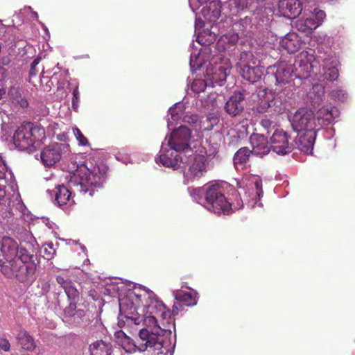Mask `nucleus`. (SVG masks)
<instances>
[{"instance_id":"obj_1","label":"nucleus","mask_w":355,"mask_h":355,"mask_svg":"<svg viewBox=\"0 0 355 355\" xmlns=\"http://www.w3.org/2000/svg\"><path fill=\"white\" fill-rule=\"evenodd\" d=\"M68 168V187L59 185L55 187V200L59 207L73 203L71 189L93 196L96 190L103 187L106 178L105 166L94 163V159H89L82 164L71 160Z\"/></svg>"},{"instance_id":"obj_2","label":"nucleus","mask_w":355,"mask_h":355,"mask_svg":"<svg viewBox=\"0 0 355 355\" xmlns=\"http://www.w3.org/2000/svg\"><path fill=\"white\" fill-rule=\"evenodd\" d=\"M120 311L123 312L127 321L139 325L143 319L141 313H154L155 310H163L164 304L157 299L155 293L145 290L129 291L119 299Z\"/></svg>"},{"instance_id":"obj_3","label":"nucleus","mask_w":355,"mask_h":355,"mask_svg":"<svg viewBox=\"0 0 355 355\" xmlns=\"http://www.w3.org/2000/svg\"><path fill=\"white\" fill-rule=\"evenodd\" d=\"M35 239L21 243L19 256L11 264L1 263V272L7 278H15L20 282H30L35 279L36 264L33 253L37 250Z\"/></svg>"},{"instance_id":"obj_4","label":"nucleus","mask_w":355,"mask_h":355,"mask_svg":"<svg viewBox=\"0 0 355 355\" xmlns=\"http://www.w3.org/2000/svg\"><path fill=\"white\" fill-rule=\"evenodd\" d=\"M44 138V128L32 123H26L17 129L13 135V142L21 150L33 151L40 146Z\"/></svg>"},{"instance_id":"obj_5","label":"nucleus","mask_w":355,"mask_h":355,"mask_svg":"<svg viewBox=\"0 0 355 355\" xmlns=\"http://www.w3.org/2000/svg\"><path fill=\"white\" fill-rule=\"evenodd\" d=\"M203 205L207 209L218 215H228L234 209L238 208L232 207V204L225 198L223 187L218 184L206 187Z\"/></svg>"},{"instance_id":"obj_6","label":"nucleus","mask_w":355,"mask_h":355,"mask_svg":"<svg viewBox=\"0 0 355 355\" xmlns=\"http://www.w3.org/2000/svg\"><path fill=\"white\" fill-rule=\"evenodd\" d=\"M159 339L157 334L146 328H142L139 330V338L137 340H134L130 337L127 336L119 345L129 353L135 352L137 350L144 352L149 347L154 349H159L162 347Z\"/></svg>"},{"instance_id":"obj_7","label":"nucleus","mask_w":355,"mask_h":355,"mask_svg":"<svg viewBox=\"0 0 355 355\" xmlns=\"http://www.w3.org/2000/svg\"><path fill=\"white\" fill-rule=\"evenodd\" d=\"M184 170V182L186 184L200 180L207 173L209 161L207 156L196 154L188 158Z\"/></svg>"},{"instance_id":"obj_8","label":"nucleus","mask_w":355,"mask_h":355,"mask_svg":"<svg viewBox=\"0 0 355 355\" xmlns=\"http://www.w3.org/2000/svg\"><path fill=\"white\" fill-rule=\"evenodd\" d=\"M267 75L271 80H275V85L282 87L289 83L293 80V76L306 78L308 75L295 73L293 64L286 62H279L273 66L268 68Z\"/></svg>"},{"instance_id":"obj_9","label":"nucleus","mask_w":355,"mask_h":355,"mask_svg":"<svg viewBox=\"0 0 355 355\" xmlns=\"http://www.w3.org/2000/svg\"><path fill=\"white\" fill-rule=\"evenodd\" d=\"M291 125L295 131L319 130L314 113L309 108H300L295 112L291 120Z\"/></svg>"},{"instance_id":"obj_10","label":"nucleus","mask_w":355,"mask_h":355,"mask_svg":"<svg viewBox=\"0 0 355 355\" xmlns=\"http://www.w3.org/2000/svg\"><path fill=\"white\" fill-rule=\"evenodd\" d=\"M258 101L255 106L253 107L254 112L259 114L266 113L269 107H275L274 110L281 112V105L282 101L275 98V94L271 90L264 89L260 90L257 94Z\"/></svg>"},{"instance_id":"obj_11","label":"nucleus","mask_w":355,"mask_h":355,"mask_svg":"<svg viewBox=\"0 0 355 355\" xmlns=\"http://www.w3.org/2000/svg\"><path fill=\"white\" fill-rule=\"evenodd\" d=\"M191 132L186 126H180L173 130L168 140V145L175 151L188 150Z\"/></svg>"},{"instance_id":"obj_12","label":"nucleus","mask_w":355,"mask_h":355,"mask_svg":"<svg viewBox=\"0 0 355 355\" xmlns=\"http://www.w3.org/2000/svg\"><path fill=\"white\" fill-rule=\"evenodd\" d=\"M271 149L280 155H286L292 151L293 144L291 137L282 130H276L270 138Z\"/></svg>"},{"instance_id":"obj_13","label":"nucleus","mask_w":355,"mask_h":355,"mask_svg":"<svg viewBox=\"0 0 355 355\" xmlns=\"http://www.w3.org/2000/svg\"><path fill=\"white\" fill-rule=\"evenodd\" d=\"M64 145L54 142L44 147L40 152V159L46 166L55 165L62 158Z\"/></svg>"},{"instance_id":"obj_14","label":"nucleus","mask_w":355,"mask_h":355,"mask_svg":"<svg viewBox=\"0 0 355 355\" xmlns=\"http://www.w3.org/2000/svg\"><path fill=\"white\" fill-rule=\"evenodd\" d=\"M245 107V94L241 91H234L226 101L224 110L231 117L240 116Z\"/></svg>"},{"instance_id":"obj_15","label":"nucleus","mask_w":355,"mask_h":355,"mask_svg":"<svg viewBox=\"0 0 355 355\" xmlns=\"http://www.w3.org/2000/svg\"><path fill=\"white\" fill-rule=\"evenodd\" d=\"M1 257L7 265L12 263L13 260L19 256L21 245L12 239L3 237L0 241Z\"/></svg>"},{"instance_id":"obj_16","label":"nucleus","mask_w":355,"mask_h":355,"mask_svg":"<svg viewBox=\"0 0 355 355\" xmlns=\"http://www.w3.org/2000/svg\"><path fill=\"white\" fill-rule=\"evenodd\" d=\"M318 130L297 131L295 144L297 148L306 154L311 153L313 149Z\"/></svg>"},{"instance_id":"obj_17","label":"nucleus","mask_w":355,"mask_h":355,"mask_svg":"<svg viewBox=\"0 0 355 355\" xmlns=\"http://www.w3.org/2000/svg\"><path fill=\"white\" fill-rule=\"evenodd\" d=\"M250 141L252 147V151L255 155L262 157L267 155L271 150L270 143L262 134H252L250 137Z\"/></svg>"},{"instance_id":"obj_18","label":"nucleus","mask_w":355,"mask_h":355,"mask_svg":"<svg viewBox=\"0 0 355 355\" xmlns=\"http://www.w3.org/2000/svg\"><path fill=\"white\" fill-rule=\"evenodd\" d=\"M301 11L302 6L299 0H280L279 2V12L288 19L295 18Z\"/></svg>"},{"instance_id":"obj_19","label":"nucleus","mask_w":355,"mask_h":355,"mask_svg":"<svg viewBox=\"0 0 355 355\" xmlns=\"http://www.w3.org/2000/svg\"><path fill=\"white\" fill-rule=\"evenodd\" d=\"M236 67L241 76L252 83L258 82L263 75V71L260 67H250L241 61L237 64Z\"/></svg>"},{"instance_id":"obj_20","label":"nucleus","mask_w":355,"mask_h":355,"mask_svg":"<svg viewBox=\"0 0 355 355\" xmlns=\"http://www.w3.org/2000/svg\"><path fill=\"white\" fill-rule=\"evenodd\" d=\"M56 282L64 290L68 299L71 302H78L80 300V291L76 287L74 283L62 275L56 277Z\"/></svg>"},{"instance_id":"obj_21","label":"nucleus","mask_w":355,"mask_h":355,"mask_svg":"<svg viewBox=\"0 0 355 355\" xmlns=\"http://www.w3.org/2000/svg\"><path fill=\"white\" fill-rule=\"evenodd\" d=\"M338 116V110L335 107H322L317 113L318 126L328 125Z\"/></svg>"},{"instance_id":"obj_22","label":"nucleus","mask_w":355,"mask_h":355,"mask_svg":"<svg viewBox=\"0 0 355 355\" xmlns=\"http://www.w3.org/2000/svg\"><path fill=\"white\" fill-rule=\"evenodd\" d=\"M159 159L162 165L174 168L180 167L181 163L183 162L182 157L178 153V151L171 148L166 153H162Z\"/></svg>"},{"instance_id":"obj_23","label":"nucleus","mask_w":355,"mask_h":355,"mask_svg":"<svg viewBox=\"0 0 355 355\" xmlns=\"http://www.w3.org/2000/svg\"><path fill=\"white\" fill-rule=\"evenodd\" d=\"M201 12L205 18L210 22H214L218 19L221 12V4L219 1H213L204 7Z\"/></svg>"},{"instance_id":"obj_24","label":"nucleus","mask_w":355,"mask_h":355,"mask_svg":"<svg viewBox=\"0 0 355 355\" xmlns=\"http://www.w3.org/2000/svg\"><path fill=\"white\" fill-rule=\"evenodd\" d=\"M89 350L92 355H110L112 354V345L103 340H98L89 345Z\"/></svg>"},{"instance_id":"obj_25","label":"nucleus","mask_w":355,"mask_h":355,"mask_svg":"<svg viewBox=\"0 0 355 355\" xmlns=\"http://www.w3.org/2000/svg\"><path fill=\"white\" fill-rule=\"evenodd\" d=\"M252 154L254 153L252 150H250L248 147H242L239 148L234 155V164L236 168H244L249 162Z\"/></svg>"},{"instance_id":"obj_26","label":"nucleus","mask_w":355,"mask_h":355,"mask_svg":"<svg viewBox=\"0 0 355 355\" xmlns=\"http://www.w3.org/2000/svg\"><path fill=\"white\" fill-rule=\"evenodd\" d=\"M319 26V22L316 21L314 18L308 17L300 19L296 22V27L298 31L304 33L306 35H311L313 30Z\"/></svg>"},{"instance_id":"obj_27","label":"nucleus","mask_w":355,"mask_h":355,"mask_svg":"<svg viewBox=\"0 0 355 355\" xmlns=\"http://www.w3.org/2000/svg\"><path fill=\"white\" fill-rule=\"evenodd\" d=\"M17 338L24 349L29 351H33L35 349L36 345L34 339L26 329H21L18 333Z\"/></svg>"},{"instance_id":"obj_28","label":"nucleus","mask_w":355,"mask_h":355,"mask_svg":"<svg viewBox=\"0 0 355 355\" xmlns=\"http://www.w3.org/2000/svg\"><path fill=\"white\" fill-rule=\"evenodd\" d=\"M282 46L289 53H295L300 48L299 40L295 35H289L282 40Z\"/></svg>"},{"instance_id":"obj_29","label":"nucleus","mask_w":355,"mask_h":355,"mask_svg":"<svg viewBox=\"0 0 355 355\" xmlns=\"http://www.w3.org/2000/svg\"><path fill=\"white\" fill-rule=\"evenodd\" d=\"M8 95L12 102L17 106L23 107L24 109L28 106V101L22 96L18 88L11 87L8 92Z\"/></svg>"},{"instance_id":"obj_30","label":"nucleus","mask_w":355,"mask_h":355,"mask_svg":"<svg viewBox=\"0 0 355 355\" xmlns=\"http://www.w3.org/2000/svg\"><path fill=\"white\" fill-rule=\"evenodd\" d=\"M336 64V61L334 60L331 62L325 61L322 66L324 75L330 81L337 80V78L339 76V71L337 69Z\"/></svg>"},{"instance_id":"obj_31","label":"nucleus","mask_w":355,"mask_h":355,"mask_svg":"<svg viewBox=\"0 0 355 355\" xmlns=\"http://www.w3.org/2000/svg\"><path fill=\"white\" fill-rule=\"evenodd\" d=\"M175 299L180 304L191 306L196 304L195 295L191 292L178 290L175 293Z\"/></svg>"},{"instance_id":"obj_32","label":"nucleus","mask_w":355,"mask_h":355,"mask_svg":"<svg viewBox=\"0 0 355 355\" xmlns=\"http://www.w3.org/2000/svg\"><path fill=\"white\" fill-rule=\"evenodd\" d=\"M227 71V68L220 66L215 68V70L211 73L210 69H208L207 73L212 82L220 85L222 82L226 80Z\"/></svg>"},{"instance_id":"obj_33","label":"nucleus","mask_w":355,"mask_h":355,"mask_svg":"<svg viewBox=\"0 0 355 355\" xmlns=\"http://www.w3.org/2000/svg\"><path fill=\"white\" fill-rule=\"evenodd\" d=\"M139 316H141L143 318V319L141 320V323L144 322L146 325L150 327H155L157 324V319L156 318L155 311H154L153 313H147L146 311L145 313H141V315H139Z\"/></svg>"},{"instance_id":"obj_34","label":"nucleus","mask_w":355,"mask_h":355,"mask_svg":"<svg viewBox=\"0 0 355 355\" xmlns=\"http://www.w3.org/2000/svg\"><path fill=\"white\" fill-rule=\"evenodd\" d=\"M207 87V83L205 80L196 79L191 84V89L196 93L204 92Z\"/></svg>"},{"instance_id":"obj_35","label":"nucleus","mask_w":355,"mask_h":355,"mask_svg":"<svg viewBox=\"0 0 355 355\" xmlns=\"http://www.w3.org/2000/svg\"><path fill=\"white\" fill-rule=\"evenodd\" d=\"M43 257L47 259L51 260L55 254V250L52 243H45L43 245Z\"/></svg>"},{"instance_id":"obj_36","label":"nucleus","mask_w":355,"mask_h":355,"mask_svg":"<svg viewBox=\"0 0 355 355\" xmlns=\"http://www.w3.org/2000/svg\"><path fill=\"white\" fill-rule=\"evenodd\" d=\"M73 132L76 139L78 141L80 145L87 146V144H89V141L87 138L83 134L80 129H78V128H73Z\"/></svg>"},{"instance_id":"obj_37","label":"nucleus","mask_w":355,"mask_h":355,"mask_svg":"<svg viewBox=\"0 0 355 355\" xmlns=\"http://www.w3.org/2000/svg\"><path fill=\"white\" fill-rule=\"evenodd\" d=\"M76 303L71 302L68 306L64 309V316L65 318H72L76 316V311L77 309Z\"/></svg>"},{"instance_id":"obj_38","label":"nucleus","mask_w":355,"mask_h":355,"mask_svg":"<svg viewBox=\"0 0 355 355\" xmlns=\"http://www.w3.org/2000/svg\"><path fill=\"white\" fill-rule=\"evenodd\" d=\"M6 171L7 166L2 157L0 155V181L3 182V183H5L6 180Z\"/></svg>"},{"instance_id":"obj_39","label":"nucleus","mask_w":355,"mask_h":355,"mask_svg":"<svg viewBox=\"0 0 355 355\" xmlns=\"http://www.w3.org/2000/svg\"><path fill=\"white\" fill-rule=\"evenodd\" d=\"M80 101V92L78 87H76L73 92L72 107L75 110L78 107V103Z\"/></svg>"},{"instance_id":"obj_40","label":"nucleus","mask_w":355,"mask_h":355,"mask_svg":"<svg viewBox=\"0 0 355 355\" xmlns=\"http://www.w3.org/2000/svg\"><path fill=\"white\" fill-rule=\"evenodd\" d=\"M41 60L40 58H36L33 60V61L31 63V69H29V76L33 77L36 76L37 73V70L36 69L37 64L40 63Z\"/></svg>"},{"instance_id":"obj_41","label":"nucleus","mask_w":355,"mask_h":355,"mask_svg":"<svg viewBox=\"0 0 355 355\" xmlns=\"http://www.w3.org/2000/svg\"><path fill=\"white\" fill-rule=\"evenodd\" d=\"M314 12H315V19L316 21L319 22V26L322 24V22L323 21L324 19L326 17V14L324 12V11L323 10H314Z\"/></svg>"},{"instance_id":"obj_42","label":"nucleus","mask_w":355,"mask_h":355,"mask_svg":"<svg viewBox=\"0 0 355 355\" xmlns=\"http://www.w3.org/2000/svg\"><path fill=\"white\" fill-rule=\"evenodd\" d=\"M128 336L121 330L117 331L114 333V337L116 339V343L119 345L121 343V342L123 340V339H125V338Z\"/></svg>"},{"instance_id":"obj_43","label":"nucleus","mask_w":355,"mask_h":355,"mask_svg":"<svg viewBox=\"0 0 355 355\" xmlns=\"http://www.w3.org/2000/svg\"><path fill=\"white\" fill-rule=\"evenodd\" d=\"M0 348L6 352H8L10 349L9 340L6 338H0Z\"/></svg>"},{"instance_id":"obj_44","label":"nucleus","mask_w":355,"mask_h":355,"mask_svg":"<svg viewBox=\"0 0 355 355\" xmlns=\"http://www.w3.org/2000/svg\"><path fill=\"white\" fill-rule=\"evenodd\" d=\"M155 313H160V316L162 319H167L170 318L172 315L170 310H166V306H164V309L163 310H155Z\"/></svg>"},{"instance_id":"obj_45","label":"nucleus","mask_w":355,"mask_h":355,"mask_svg":"<svg viewBox=\"0 0 355 355\" xmlns=\"http://www.w3.org/2000/svg\"><path fill=\"white\" fill-rule=\"evenodd\" d=\"M253 184L256 189V195L260 196V194L263 193L261 180L256 179V180L253 182Z\"/></svg>"},{"instance_id":"obj_46","label":"nucleus","mask_w":355,"mask_h":355,"mask_svg":"<svg viewBox=\"0 0 355 355\" xmlns=\"http://www.w3.org/2000/svg\"><path fill=\"white\" fill-rule=\"evenodd\" d=\"M182 308V306L181 304L177 301V302L174 303L172 310L171 311V313L173 316H175L179 313V311L181 310Z\"/></svg>"},{"instance_id":"obj_47","label":"nucleus","mask_w":355,"mask_h":355,"mask_svg":"<svg viewBox=\"0 0 355 355\" xmlns=\"http://www.w3.org/2000/svg\"><path fill=\"white\" fill-rule=\"evenodd\" d=\"M85 316V311L83 309H79L76 311V316L80 319H82Z\"/></svg>"},{"instance_id":"obj_48","label":"nucleus","mask_w":355,"mask_h":355,"mask_svg":"<svg viewBox=\"0 0 355 355\" xmlns=\"http://www.w3.org/2000/svg\"><path fill=\"white\" fill-rule=\"evenodd\" d=\"M261 124L265 127V128H268L270 125V121L268 119H263L261 121Z\"/></svg>"},{"instance_id":"obj_49","label":"nucleus","mask_w":355,"mask_h":355,"mask_svg":"<svg viewBox=\"0 0 355 355\" xmlns=\"http://www.w3.org/2000/svg\"><path fill=\"white\" fill-rule=\"evenodd\" d=\"M6 91L4 89L0 88V99L2 98L3 95L5 94Z\"/></svg>"},{"instance_id":"obj_50","label":"nucleus","mask_w":355,"mask_h":355,"mask_svg":"<svg viewBox=\"0 0 355 355\" xmlns=\"http://www.w3.org/2000/svg\"><path fill=\"white\" fill-rule=\"evenodd\" d=\"M170 112H171V114L172 116V118L173 119L174 117V112H175V110H170Z\"/></svg>"},{"instance_id":"obj_51","label":"nucleus","mask_w":355,"mask_h":355,"mask_svg":"<svg viewBox=\"0 0 355 355\" xmlns=\"http://www.w3.org/2000/svg\"><path fill=\"white\" fill-rule=\"evenodd\" d=\"M198 41L200 44H201V42H202V40H201V37L200 35H198Z\"/></svg>"},{"instance_id":"obj_52","label":"nucleus","mask_w":355,"mask_h":355,"mask_svg":"<svg viewBox=\"0 0 355 355\" xmlns=\"http://www.w3.org/2000/svg\"><path fill=\"white\" fill-rule=\"evenodd\" d=\"M243 56H247V53L241 54V59H242Z\"/></svg>"},{"instance_id":"obj_53","label":"nucleus","mask_w":355,"mask_h":355,"mask_svg":"<svg viewBox=\"0 0 355 355\" xmlns=\"http://www.w3.org/2000/svg\"><path fill=\"white\" fill-rule=\"evenodd\" d=\"M119 325L120 327L121 326V321H119Z\"/></svg>"},{"instance_id":"obj_54","label":"nucleus","mask_w":355,"mask_h":355,"mask_svg":"<svg viewBox=\"0 0 355 355\" xmlns=\"http://www.w3.org/2000/svg\"><path fill=\"white\" fill-rule=\"evenodd\" d=\"M308 2H311L313 0H306Z\"/></svg>"}]
</instances>
